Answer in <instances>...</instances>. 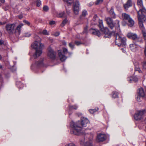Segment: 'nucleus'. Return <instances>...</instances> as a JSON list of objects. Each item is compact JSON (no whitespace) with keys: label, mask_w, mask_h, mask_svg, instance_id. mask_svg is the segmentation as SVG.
Segmentation results:
<instances>
[{"label":"nucleus","mask_w":146,"mask_h":146,"mask_svg":"<svg viewBox=\"0 0 146 146\" xmlns=\"http://www.w3.org/2000/svg\"><path fill=\"white\" fill-rule=\"evenodd\" d=\"M137 5L139 9V11H141L142 13H143V12H145L146 11L143 6L142 0H137Z\"/></svg>","instance_id":"nucleus-13"},{"label":"nucleus","mask_w":146,"mask_h":146,"mask_svg":"<svg viewBox=\"0 0 146 146\" xmlns=\"http://www.w3.org/2000/svg\"><path fill=\"white\" fill-rule=\"evenodd\" d=\"M132 79H130V78H128V80H129V81L130 82H131V81L132 80H133V81H134L135 82H136L138 80V79L137 78V77L136 76H134L133 77L131 78Z\"/></svg>","instance_id":"nucleus-27"},{"label":"nucleus","mask_w":146,"mask_h":146,"mask_svg":"<svg viewBox=\"0 0 146 146\" xmlns=\"http://www.w3.org/2000/svg\"><path fill=\"white\" fill-rule=\"evenodd\" d=\"M106 139V136L104 134H98L97 137V140L99 142L103 141Z\"/></svg>","instance_id":"nucleus-14"},{"label":"nucleus","mask_w":146,"mask_h":146,"mask_svg":"<svg viewBox=\"0 0 146 146\" xmlns=\"http://www.w3.org/2000/svg\"><path fill=\"white\" fill-rule=\"evenodd\" d=\"M92 5V3H91V4L90 3V4H89V6H91Z\"/></svg>","instance_id":"nucleus-57"},{"label":"nucleus","mask_w":146,"mask_h":146,"mask_svg":"<svg viewBox=\"0 0 146 146\" xmlns=\"http://www.w3.org/2000/svg\"><path fill=\"white\" fill-rule=\"evenodd\" d=\"M99 23V27L102 32L105 34H108L109 33V30L107 27H104L102 20L99 19L97 15H95L93 18L91 23L92 25H96Z\"/></svg>","instance_id":"nucleus-5"},{"label":"nucleus","mask_w":146,"mask_h":146,"mask_svg":"<svg viewBox=\"0 0 146 146\" xmlns=\"http://www.w3.org/2000/svg\"><path fill=\"white\" fill-rule=\"evenodd\" d=\"M129 46L131 50L132 51L134 52L137 51L139 48L138 46L134 44H130Z\"/></svg>","instance_id":"nucleus-17"},{"label":"nucleus","mask_w":146,"mask_h":146,"mask_svg":"<svg viewBox=\"0 0 146 146\" xmlns=\"http://www.w3.org/2000/svg\"><path fill=\"white\" fill-rule=\"evenodd\" d=\"M87 14V11L86 10H84L82 13V15L83 16H85Z\"/></svg>","instance_id":"nucleus-40"},{"label":"nucleus","mask_w":146,"mask_h":146,"mask_svg":"<svg viewBox=\"0 0 146 146\" xmlns=\"http://www.w3.org/2000/svg\"><path fill=\"white\" fill-rule=\"evenodd\" d=\"M89 32L93 35H96L99 37L100 35V33L98 29L91 28L89 30Z\"/></svg>","instance_id":"nucleus-15"},{"label":"nucleus","mask_w":146,"mask_h":146,"mask_svg":"<svg viewBox=\"0 0 146 146\" xmlns=\"http://www.w3.org/2000/svg\"><path fill=\"white\" fill-rule=\"evenodd\" d=\"M34 38L35 40L31 44V47L36 50L33 56L34 58H36L42 54L43 45L41 43L40 39L38 36L35 35Z\"/></svg>","instance_id":"nucleus-2"},{"label":"nucleus","mask_w":146,"mask_h":146,"mask_svg":"<svg viewBox=\"0 0 146 146\" xmlns=\"http://www.w3.org/2000/svg\"><path fill=\"white\" fill-rule=\"evenodd\" d=\"M132 6L131 0H128L127 3L123 5L124 8L127 10L130 7Z\"/></svg>","instance_id":"nucleus-18"},{"label":"nucleus","mask_w":146,"mask_h":146,"mask_svg":"<svg viewBox=\"0 0 146 146\" xmlns=\"http://www.w3.org/2000/svg\"><path fill=\"white\" fill-rule=\"evenodd\" d=\"M93 134H91L90 135L88 134L87 135L86 137H88V141H85V139H83L81 140L80 143L81 145L84 144V146H93L92 142V140L93 137Z\"/></svg>","instance_id":"nucleus-8"},{"label":"nucleus","mask_w":146,"mask_h":146,"mask_svg":"<svg viewBox=\"0 0 146 146\" xmlns=\"http://www.w3.org/2000/svg\"><path fill=\"white\" fill-rule=\"evenodd\" d=\"M142 68L143 70H146V61H144L142 63Z\"/></svg>","instance_id":"nucleus-32"},{"label":"nucleus","mask_w":146,"mask_h":146,"mask_svg":"<svg viewBox=\"0 0 146 146\" xmlns=\"http://www.w3.org/2000/svg\"><path fill=\"white\" fill-rule=\"evenodd\" d=\"M36 4L37 6H40L41 5V1L40 0H37L36 1Z\"/></svg>","instance_id":"nucleus-41"},{"label":"nucleus","mask_w":146,"mask_h":146,"mask_svg":"<svg viewBox=\"0 0 146 146\" xmlns=\"http://www.w3.org/2000/svg\"><path fill=\"white\" fill-rule=\"evenodd\" d=\"M66 13L67 14V15H70V10H67V9H66Z\"/></svg>","instance_id":"nucleus-48"},{"label":"nucleus","mask_w":146,"mask_h":146,"mask_svg":"<svg viewBox=\"0 0 146 146\" xmlns=\"http://www.w3.org/2000/svg\"><path fill=\"white\" fill-rule=\"evenodd\" d=\"M23 25V23H21L15 29V24H8L6 25L5 28L9 35H12L15 33L17 36H18L21 33V28Z\"/></svg>","instance_id":"nucleus-3"},{"label":"nucleus","mask_w":146,"mask_h":146,"mask_svg":"<svg viewBox=\"0 0 146 146\" xmlns=\"http://www.w3.org/2000/svg\"><path fill=\"white\" fill-rule=\"evenodd\" d=\"M140 43H142V40L141 39H140V40L139 41Z\"/></svg>","instance_id":"nucleus-55"},{"label":"nucleus","mask_w":146,"mask_h":146,"mask_svg":"<svg viewBox=\"0 0 146 146\" xmlns=\"http://www.w3.org/2000/svg\"><path fill=\"white\" fill-rule=\"evenodd\" d=\"M22 17H23V16H20L19 17V18L20 19H21V18H22Z\"/></svg>","instance_id":"nucleus-58"},{"label":"nucleus","mask_w":146,"mask_h":146,"mask_svg":"<svg viewBox=\"0 0 146 146\" xmlns=\"http://www.w3.org/2000/svg\"><path fill=\"white\" fill-rule=\"evenodd\" d=\"M42 34L44 35H49V32H48L46 30H44L42 32Z\"/></svg>","instance_id":"nucleus-35"},{"label":"nucleus","mask_w":146,"mask_h":146,"mask_svg":"<svg viewBox=\"0 0 146 146\" xmlns=\"http://www.w3.org/2000/svg\"><path fill=\"white\" fill-rule=\"evenodd\" d=\"M143 13L140 11L137 12L138 18L139 28L141 31L144 40H146V31L143 24V23L145 21L146 19L145 17L144 14L146 12V11L145 12H143Z\"/></svg>","instance_id":"nucleus-4"},{"label":"nucleus","mask_w":146,"mask_h":146,"mask_svg":"<svg viewBox=\"0 0 146 146\" xmlns=\"http://www.w3.org/2000/svg\"><path fill=\"white\" fill-rule=\"evenodd\" d=\"M121 49L122 50L123 52V53H125V49H124V48H121Z\"/></svg>","instance_id":"nucleus-53"},{"label":"nucleus","mask_w":146,"mask_h":146,"mask_svg":"<svg viewBox=\"0 0 146 146\" xmlns=\"http://www.w3.org/2000/svg\"><path fill=\"white\" fill-rule=\"evenodd\" d=\"M129 22V25L130 27H132L134 24V21L131 18L129 20H128Z\"/></svg>","instance_id":"nucleus-24"},{"label":"nucleus","mask_w":146,"mask_h":146,"mask_svg":"<svg viewBox=\"0 0 146 146\" xmlns=\"http://www.w3.org/2000/svg\"><path fill=\"white\" fill-rule=\"evenodd\" d=\"M75 44L77 46L80 45L81 44H83V43L80 41H75Z\"/></svg>","instance_id":"nucleus-37"},{"label":"nucleus","mask_w":146,"mask_h":146,"mask_svg":"<svg viewBox=\"0 0 146 146\" xmlns=\"http://www.w3.org/2000/svg\"><path fill=\"white\" fill-rule=\"evenodd\" d=\"M63 52L65 54H68L69 56H70L72 54V53L70 52H68V50L66 48H63Z\"/></svg>","instance_id":"nucleus-26"},{"label":"nucleus","mask_w":146,"mask_h":146,"mask_svg":"<svg viewBox=\"0 0 146 146\" xmlns=\"http://www.w3.org/2000/svg\"><path fill=\"white\" fill-rule=\"evenodd\" d=\"M81 122L78 121L76 123L72 121L70 123V126L72 128L70 133L72 134L78 135L81 132L82 128V126L86 127L89 121L86 118L82 117Z\"/></svg>","instance_id":"nucleus-1"},{"label":"nucleus","mask_w":146,"mask_h":146,"mask_svg":"<svg viewBox=\"0 0 146 146\" xmlns=\"http://www.w3.org/2000/svg\"><path fill=\"white\" fill-rule=\"evenodd\" d=\"M64 1L69 4H71L73 2V0H63Z\"/></svg>","instance_id":"nucleus-36"},{"label":"nucleus","mask_w":146,"mask_h":146,"mask_svg":"<svg viewBox=\"0 0 146 146\" xmlns=\"http://www.w3.org/2000/svg\"><path fill=\"white\" fill-rule=\"evenodd\" d=\"M57 16L58 17H63V18H66L67 16L65 14V13L64 11H61L58 13L57 15Z\"/></svg>","instance_id":"nucleus-21"},{"label":"nucleus","mask_w":146,"mask_h":146,"mask_svg":"<svg viewBox=\"0 0 146 146\" xmlns=\"http://www.w3.org/2000/svg\"><path fill=\"white\" fill-rule=\"evenodd\" d=\"M69 47L72 50L74 48V45L73 43L72 42H70L69 44Z\"/></svg>","instance_id":"nucleus-38"},{"label":"nucleus","mask_w":146,"mask_h":146,"mask_svg":"<svg viewBox=\"0 0 146 146\" xmlns=\"http://www.w3.org/2000/svg\"><path fill=\"white\" fill-rule=\"evenodd\" d=\"M5 24V23H3L0 21V25H3Z\"/></svg>","instance_id":"nucleus-54"},{"label":"nucleus","mask_w":146,"mask_h":146,"mask_svg":"<svg viewBox=\"0 0 146 146\" xmlns=\"http://www.w3.org/2000/svg\"><path fill=\"white\" fill-rule=\"evenodd\" d=\"M121 17L123 20L127 21L131 18L129 15L125 13H122Z\"/></svg>","instance_id":"nucleus-20"},{"label":"nucleus","mask_w":146,"mask_h":146,"mask_svg":"<svg viewBox=\"0 0 146 146\" xmlns=\"http://www.w3.org/2000/svg\"><path fill=\"white\" fill-rule=\"evenodd\" d=\"M78 106L76 105L72 106H69V108L70 110H72L73 109L76 110L78 108Z\"/></svg>","instance_id":"nucleus-31"},{"label":"nucleus","mask_w":146,"mask_h":146,"mask_svg":"<svg viewBox=\"0 0 146 146\" xmlns=\"http://www.w3.org/2000/svg\"><path fill=\"white\" fill-rule=\"evenodd\" d=\"M56 52L54 51L50 47L48 48L47 56L50 59L54 60L55 59Z\"/></svg>","instance_id":"nucleus-10"},{"label":"nucleus","mask_w":146,"mask_h":146,"mask_svg":"<svg viewBox=\"0 0 146 146\" xmlns=\"http://www.w3.org/2000/svg\"><path fill=\"white\" fill-rule=\"evenodd\" d=\"M145 122V123H146V117L145 118V119L144 120Z\"/></svg>","instance_id":"nucleus-56"},{"label":"nucleus","mask_w":146,"mask_h":146,"mask_svg":"<svg viewBox=\"0 0 146 146\" xmlns=\"http://www.w3.org/2000/svg\"><path fill=\"white\" fill-rule=\"evenodd\" d=\"M62 44L64 45H66L67 43L65 41H63L62 42Z\"/></svg>","instance_id":"nucleus-52"},{"label":"nucleus","mask_w":146,"mask_h":146,"mask_svg":"<svg viewBox=\"0 0 146 146\" xmlns=\"http://www.w3.org/2000/svg\"><path fill=\"white\" fill-rule=\"evenodd\" d=\"M87 28H85L84 29V31L83 32V33H86V32H87Z\"/></svg>","instance_id":"nucleus-51"},{"label":"nucleus","mask_w":146,"mask_h":146,"mask_svg":"<svg viewBox=\"0 0 146 146\" xmlns=\"http://www.w3.org/2000/svg\"><path fill=\"white\" fill-rule=\"evenodd\" d=\"M145 44H146V46H145V48L144 53H145V56L146 57V42H145Z\"/></svg>","instance_id":"nucleus-50"},{"label":"nucleus","mask_w":146,"mask_h":146,"mask_svg":"<svg viewBox=\"0 0 146 146\" xmlns=\"http://www.w3.org/2000/svg\"><path fill=\"white\" fill-rule=\"evenodd\" d=\"M43 60H42L40 61L36 62L34 66L36 67H40L43 65Z\"/></svg>","instance_id":"nucleus-23"},{"label":"nucleus","mask_w":146,"mask_h":146,"mask_svg":"<svg viewBox=\"0 0 146 146\" xmlns=\"http://www.w3.org/2000/svg\"><path fill=\"white\" fill-rule=\"evenodd\" d=\"M67 20L66 18L65 19L62 21V23L61 25V26L63 27L64 25L67 23Z\"/></svg>","instance_id":"nucleus-33"},{"label":"nucleus","mask_w":146,"mask_h":146,"mask_svg":"<svg viewBox=\"0 0 146 146\" xmlns=\"http://www.w3.org/2000/svg\"><path fill=\"white\" fill-rule=\"evenodd\" d=\"M98 110V108H96L95 109H91L89 110V111L91 114H93L96 112Z\"/></svg>","instance_id":"nucleus-29"},{"label":"nucleus","mask_w":146,"mask_h":146,"mask_svg":"<svg viewBox=\"0 0 146 146\" xmlns=\"http://www.w3.org/2000/svg\"><path fill=\"white\" fill-rule=\"evenodd\" d=\"M105 20L106 22V23L108 27L111 29H113V28L115 27L116 30L118 31V32H121L119 20H116L113 21L112 18L110 17H106Z\"/></svg>","instance_id":"nucleus-6"},{"label":"nucleus","mask_w":146,"mask_h":146,"mask_svg":"<svg viewBox=\"0 0 146 146\" xmlns=\"http://www.w3.org/2000/svg\"><path fill=\"white\" fill-rule=\"evenodd\" d=\"M135 71H138L139 73H141L142 72V71L140 70V68H139L138 66H137L135 64Z\"/></svg>","instance_id":"nucleus-28"},{"label":"nucleus","mask_w":146,"mask_h":146,"mask_svg":"<svg viewBox=\"0 0 146 146\" xmlns=\"http://www.w3.org/2000/svg\"><path fill=\"white\" fill-rule=\"evenodd\" d=\"M16 84L19 88H22L23 87V84L20 81H17Z\"/></svg>","instance_id":"nucleus-25"},{"label":"nucleus","mask_w":146,"mask_h":146,"mask_svg":"<svg viewBox=\"0 0 146 146\" xmlns=\"http://www.w3.org/2000/svg\"><path fill=\"white\" fill-rule=\"evenodd\" d=\"M0 2H1V3H0V6L1 5V3H4V2H5V0H0Z\"/></svg>","instance_id":"nucleus-49"},{"label":"nucleus","mask_w":146,"mask_h":146,"mask_svg":"<svg viewBox=\"0 0 146 146\" xmlns=\"http://www.w3.org/2000/svg\"><path fill=\"white\" fill-rule=\"evenodd\" d=\"M109 13L110 15L113 17L114 19H115L116 17V15L114 11V9L112 7L109 11Z\"/></svg>","instance_id":"nucleus-22"},{"label":"nucleus","mask_w":146,"mask_h":146,"mask_svg":"<svg viewBox=\"0 0 146 146\" xmlns=\"http://www.w3.org/2000/svg\"><path fill=\"white\" fill-rule=\"evenodd\" d=\"M58 55L60 60L62 62L64 61L67 58V57L63 55L61 50H58Z\"/></svg>","instance_id":"nucleus-16"},{"label":"nucleus","mask_w":146,"mask_h":146,"mask_svg":"<svg viewBox=\"0 0 146 146\" xmlns=\"http://www.w3.org/2000/svg\"><path fill=\"white\" fill-rule=\"evenodd\" d=\"M50 25H53L55 23V22L54 21H51L49 22V23Z\"/></svg>","instance_id":"nucleus-47"},{"label":"nucleus","mask_w":146,"mask_h":146,"mask_svg":"<svg viewBox=\"0 0 146 146\" xmlns=\"http://www.w3.org/2000/svg\"><path fill=\"white\" fill-rule=\"evenodd\" d=\"M127 36L129 38H131L133 40L137 38V35L136 34L133 33H128L127 34Z\"/></svg>","instance_id":"nucleus-19"},{"label":"nucleus","mask_w":146,"mask_h":146,"mask_svg":"<svg viewBox=\"0 0 146 146\" xmlns=\"http://www.w3.org/2000/svg\"><path fill=\"white\" fill-rule=\"evenodd\" d=\"M4 41L1 39H0V45L1 46L4 45Z\"/></svg>","instance_id":"nucleus-46"},{"label":"nucleus","mask_w":146,"mask_h":146,"mask_svg":"<svg viewBox=\"0 0 146 146\" xmlns=\"http://www.w3.org/2000/svg\"><path fill=\"white\" fill-rule=\"evenodd\" d=\"M65 146H75V145L74 143H71L67 144Z\"/></svg>","instance_id":"nucleus-43"},{"label":"nucleus","mask_w":146,"mask_h":146,"mask_svg":"<svg viewBox=\"0 0 146 146\" xmlns=\"http://www.w3.org/2000/svg\"><path fill=\"white\" fill-rule=\"evenodd\" d=\"M145 112L144 110L139 111L135 114L134 119L136 120H141L144 116Z\"/></svg>","instance_id":"nucleus-11"},{"label":"nucleus","mask_w":146,"mask_h":146,"mask_svg":"<svg viewBox=\"0 0 146 146\" xmlns=\"http://www.w3.org/2000/svg\"><path fill=\"white\" fill-rule=\"evenodd\" d=\"M23 22L26 24H27L29 26L30 25V23L26 20H24L23 21Z\"/></svg>","instance_id":"nucleus-44"},{"label":"nucleus","mask_w":146,"mask_h":146,"mask_svg":"<svg viewBox=\"0 0 146 146\" xmlns=\"http://www.w3.org/2000/svg\"><path fill=\"white\" fill-rule=\"evenodd\" d=\"M117 32L120 33L119 32ZM115 43L116 45L118 46H120L122 45L123 47L125 46L126 44V40L125 37H124L122 35H119L118 33H116L115 34Z\"/></svg>","instance_id":"nucleus-7"},{"label":"nucleus","mask_w":146,"mask_h":146,"mask_svg":"<svg viewBox=\"0 0 146 146\" xmlns=\"http://www.w3.org/2000/svg\"><path fill=\"white\" fill-rule=\"evenodd\" d=\"M7 10V9H5V11H6V10Z\"/></svg>","instance_id":"nucleus-59"},{"label":"nucleus","mask_w":146,"mask_h":146,"mask_svg":"<svg viewBox=\"0 0 146 146\" xmlns=\"http://www.w3.org/2000/svg\"><path fill=\"white\" fill-rule=\"evenodd\" d=\"M43 10L45 12H47L49 10V8L46 5L44 6L43 8Z\"/></svg>","instance_id":"nucleus-34"},{"label":"nucleus","mask_w":146,"mask_h":146,"mask_svg":"<svg viewBox=\"0 0 146 146\" xmlns=\"http://www.w3.org/2000/svg\"><path fill=\"white\" fill-rule=\"evenodd\" d=\"M60 35V32H56L54 34V35L55 36H58Z\"/></svg>","instance_id":"nucleus-45"},{"label":"nucleus","mask_w":146,"mask_h":146,"mask_svg":"<svg viewBox=\"0 0 146 146\" xmlns=\"http://www.w3.org/2000/svg\"><path fill=\"white\" fill-rule=\"evenodd\" d=\"M103 0H97L95 2V4L96 5L102 3Z\"/></svg>","instance_id":"nucleus-39"},{"label":"nucleus","mask_w":146,"mask_h":146,"mask_svg":"<svg viewBox=\"0 0 146 146\" xmlns=\"http://www.w3.org/2000/svg\"><path fill=\"white\" fill-rule=\"evenodd\" d=\"M80 3L78 1H76L74 3L73 5V10L74 13L76 15L78 14L79 11Z\"/></svg>","instance_id":"nucleus-12"},{"label":"nucleus","mask_w":146,"mask_h":146,"mask_svg":"<svg viewBox=\"0 0 146 146\" xmlns=\"http://www.w3.org/2000/svg\"><path fill=\"white\" fill-rule=\"evenodd\" d=\"M31 35V34L29 33H26L24 34V36L26 37H29Z\"/></svg>","instance_id":"nucleus-42"},{"label":"nucleus","mask_w":146,"mask_h":146,"mask_svg":"<svg viewBox=\"0 0 146 146\" xmlns=\"http://www.w3.org/2000/svg\"><path fill=\"white\" fill-rule=\"evenodd\" d=\"M145 96V92L142 88H138L137 90V94L136 96V99L138 102H141Z\"/></svg>","instance_id":"nucleus-9"},{"label":"nucleus","mask_w":146,"mask_h":146,"mask_svg":"<svg viewBox=\"0 0 146 146\" xmlns=\"http://www.w3.org/2000/svg\"><path fill=\"white\" fill-rule=\"evenodd\" d=\"M118 93L114 91L112 93V97L114 98L118 97Z\"/></svg>","instance_id":"nucleus-30"},{"label":"nucleus","mask_w":146,"mask_h":146,"mask_svg":"<svg viewBox=\"0 0 146 146\" xmlns=\"http://www.w3.org/2000/svg\"><path fill=\"white\" fill-rule=\"evenodd\" d=\"M7 7H9V6H8Z\"/></svg>","instance_id":"nucleus-60"}]
</instances>
